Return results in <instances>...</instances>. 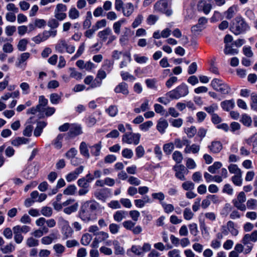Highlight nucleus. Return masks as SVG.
<instances>
[{
    "label": "nucleus",
    "mask_w": 257,
    "mask_h": 257,
    "mask_svg": "<svg viewBox=\"0 0 257 257\" xmlns=\"http://www.w3.org/2000/svg\"><path fill=\"white\" fill-rule=\"evenodd\" d=\"M230 29L234 35H239L249 30L250 27L244 19L241 17H237L233 20Z\"/></svg>",
    "instance_id": "f257e3e1"
},
{
    "label": "nucleus",
    "mask_w": 257,
    "mask_h": 257,
    "mask_svg": "<svg viewBox=\"0 0 257 257\" xmlns=\"http://www.w3.org/2000/svg\"><path fill=\"white\" fill-rule=\"evenodd\" d=\"M188 93L189 89L187 85L185 83H182L174 89L167 92L166 96L171 99H178L186 96Z\"/></svg>",
    "instance_id": "f03ea898"
},
{
    "label": "nucleus",
    "mask_w": 257,
    "mask_h": 257,
    "mask_svg": "<svg viewBox=\"0 0 257 257\" xmlns=\"http://www.w3.org/2000/svg\"><path fill=\"white\" fill-rule=\"evenodd\" d=\"M246 200V195L244 192L242 191L239 193L236 198L232 200V203L237 209L242 211H245L246 209V205L244 204Z\"/></svg>",
    "instance_id": "7ed1b4c3"
},
{
    "label": "nucleus",
    "mask_w": 257,
    "mask_h": 257,
    "mask_svg": "<svg viewBox=\"0 0 257 257\" xmlns=\"http://www.w3.org/2000/svg\"><path fill=\"white\" fill-rule=\"evenodd\" d=\"M141 135L139 133H126L123 135L122 142L127 144L137 145L140 143Z\"/></svg>",
    "instance_id": "20e7f679"
},
{
    "label": "nucleus",
    "mask_w": 257,
    "mask_h": 257,
    "mask_svg": "<svg viewBox=\"0 0 257 257\" xmlns=\"http://www.w3.org/2000/svg\"><path fill=\"white\" fill-rule=\"evenodd\" d=\"M109 236L108 233L106 232L103 231L98 232L94 238L91 246L93 248H97L99 246V243L106 241Z\"/></svg>",
    "instance_id": "39448f33"
},
{
    "label": "nucleus",
    "mask_w": 257,
    "mask_h": 257,
    "mask_svg": "<svg viewBox=\"0 0 257 257\" xmlns=\"http://www.w3.org/2000/svg\"><path fill=\"white\" fill-rule=\"evenodd\" d=\"M173 170L175 172V177L182 181L186 180L185 175L188 173V171L183 165H175L173 167Z\"/></svg>",
    "instance_id": "423d86ee"
},
{
    "label": "nucleus",
    "mask_w": 257,
    "mask_h": 257,
    "mask_svg": "<svg viewBox=\"0 0 257 257\" xmlns=\"http://www.w3.org/2000/svg\"><path fill=\"white\" fill-rule=\"evenodd\" d=\"M167 3L165 1L161 0L155 4L154 9L157 12L165 13L166 15L169 16L172 15V12L171 10H167Z\"/></svg>",
    "instance_id": "0eeeda50"
},
{
    "label": "nucleus",
    "mask_w": 257,
    "mask_h": 257,
    "mask_svg": "<svg viewBox=\"0 0 257 257\" xmlns=\"http://www.w3.org/2000/svg\"><path fill=\"white\" fill-rule=\"evenodd\" d=\"M107 74L104 69L101 68L97 71L95 78L91 86V88L100 87L102 84V81L106 77Z\"/></svg>",
    "instance_id": "6e6552de"
},
{
    "label": "nucleus",
    "mask_w": 257,
    "mask_h": 257,
    "mask_svg": "<svg viewBox=\"0 0 257 257\" xmlns=\"http://www.w3.org/2000/svg\"><path fill=\"white\" fill-rule=\"evenodd\" d=\"M93 213L84 204L81 207L79 213L80 218L84 221H89L91 219Z\"/></svg>",
    "instance_id": "1a4fd4ad"
},
{
    "label": "nucleus",
    "mask_w": 257,
    "mask_h": 257,
    "mask_svg": "<svg viewBox=\"0 0 257 257\" xmlns=\"http://www.w3.org/2000/svg\"><path fill=\"white\" fill-rule=\"evenodd\" d=\"M257 241V230H254L251 233L245 234L241 242L244 245L251 244L250 242H255Z\"/></svg>",
    "instance_id": "9d476101"
},
{
    "label": "nucleus",
    "mask_w": 257,
    "mask_h": 257,
    "mask_svg": "<svg viewBox=\"0 0 257 257\" xmlns=\"http://www.w3.org/2000/svg\"><path fill=\"white\" fill-rule=\"evenodd\" d=\"M197 7L198 11H202L205 15H208L212 9V5L207 3L205 0H200L198 2Z\"/></svg>",
    "instance_id": "9b49d317"
},
{
    "label": "nucleus",
    "mask_w": 257,
    "mask_h": 257,
    "mask_svg": "<svg viewBox=\"0 0 257 257\" xmlns=\"http://www.w3.org/2000/svg\"><path fill=\"white\" fill-rule=\"evenodd\" d=\"M63 225L62 229V233L63 234V239H66L72 236L73 230L69 225L67 221L63 220Z\"/></svg>",
    "instance_id": "f8f14e48"
},
{
    "label": "nucleus",
    "mask_w": 257,
    "mask_h": 257,
    "mask_svg": "<svg viewBox=\"0 0 257 257\" xmlns=\"http://www.w3.org/2000/svg\"><path fill=\"white\" fill-rule=\"evenodd\" d=\"M108 194L107 189H101L96 190L94 193V195L97 199L105 202L108 197Z\"/></svg>",
    "instance_id": "ddd939ff"
},
{
    "label": "nucleus",
    "mask_w": 257,
    "mask_h": 257,
    "mask_svg": "<svg viewBox=\"0 0 257 257\" xmlns=\"http://www.w3.org/2000/svg\"><path fill=\"white\" fill-rule=\"evenodd\" d=\"M114 91L116 93H122L124 95H127L129 94L128 85L124 82L119 83L116 85Z\"/></svg>",
    "instance_id": "4468645a"
},
{
    "label": "nucleus",
    "mask_w": 257,
    "mask_h": 257,
    "mask_svg": "<svg viewBox=\"0 0 257 257\" xmlns=\"http://www.w3.org/2000/svg\"><path fill=\"white\" fill-rule=\"evenodd\" d=\"M208 148L211 153L218 154L222 149V145L219 141H214L208 146Z\"/></svg>",
    "instance_id": "2eb2a0df"
},
{
    "label": "nucleus",
    "mask_w": 257,
    "mask_h": 257,
    "mask_svg": "<svg viewBox=\"0 0 257 257\" xmlns=\"http://www.w3.org/2000/svg\"><path fill=\"white\" fill-rule=\"evenodd\" d=\"M82 133V129L80 125L76 124H71L68 133L69 136L70 137H74L75 136L80 135Z\"/></svg>",
    "instance_id": "dca6fc26"
},
{
    "label": "nucleus",
    "mask_w": 257,
    "mask_h": 257,
    "mask_svg": "<svg viewBox=\"0 0 257 257\" xmlns=\"http://www.w3.org/2000/svg\"><path fill=\"white\" fill-rule=\"evenodd\" d=\"M135 11L134 6L131 3H126L122 8V13L124 16L128 17L132 15Z\"/></svg>",
    "instance_id": "f3484780"
},
{
    "label": "nucleus",
    "mask_w": 257,
    "mask_h": 257,
    "mask_svg": "<svg viewBox=\"0 0 257 257\" xmlns=\"http://www.w3.org/2000/svg\"><path fill=\"white\" fill-rule=\"evenodd\" d=\"M221 108L226 111H229L235 106V102L233 99L225 100L220 103Z\"/></svg>",
    "instance_id": "a211bd4d"
},
{
    "label": "nucleus",
    "mask_w": 257,
    "mask_h": 257,
    "mask_svg": "<svg viewBox=\"0 0 257 257\" xmlns=\"http://www.w3.org/2000/svg\"><path fill=\"white\" fill-rule=\"evenodd\" d=\"M127 215V212L124 210H118L116 211L113 215V219L117 222H121L123 219H125Z\"/></svg>",
    "instance_id": "6ab92c4d"
},
{
    "label": "nucleus",
    "mask_w": 257,
    "mask_h": 257,
    "mask_svg": "<svg viewBox=\"0 0 257 257\" xmlns=\"http://www.w3.org/2000/svg\"><path fill=\"white\" fill-rule=\"evenodd\" d=\"M168 126V123L167 121L163 118H161L159 120L157 125V129L161 134H163L165 132V130Z\"/></svg>",
    "instance_id": "aec40b11"
},
{
    "label": "nucleus",
    "mask_w": 257,
    "mask_h": 257,
    "mask_svg": "<svg viewBox=\"0 0 257 257\" xmlns=\"http://www.w3.org/2000/svg\"><path fill=\"white\" fill-rule=\"evenodd\" d=\"M83 204L93 213L99 206L98 203L95 200L87 201Z\"/></svg>",
    "instance_id": "412c9836"
},
{
    "label": "nucleus",
    "mask_w": 257,
    "mask_h": 257,
    "mask_svg": "<svg viewBox=\"0 0 257 257\" xmlns=\"http://www.w3.org/2000/svg\"><path fill=\"white\" fill-rule=\"evenodd\" d=\"M189 140L186 138H183L182 139L176 138L175 139L174 144L175 147L178 149H181L185 145H188Z\"/></svg>",
    "instance_id": "4be33fe9"
},
{
    "label": "nucleus",
    "mask_w": 257,
    "mask_h": 257,
    "mask_svg": "<svg viewBox=\"0 0 257 257\" xmlns=\"http://www.w3.org/2000/svg\"><path fill=\"white\" fill-rule=\"evenodd\" d=\"M79 150L80 154L82 156H84L86 158H89L90 157L88 146L85 142H82L81 143L79 146Z\"/></svg>",
    "instance_id": "5701e85b"
},
{
    "label": "nucleus",
    "mask_w": 257,
    "mask_h": 257,
    "mask_svg": "<svg viewBox=\"0 0 257 257\" xmlns=\"http://www.w3.org/2000/svg\"><path fill=\"white\" fill-rule=\"evenodd\" d=\"M126 23V20L124 18L121 19L119 21L115 22L113 24V29L114 32L117 34L119 35L120 33V28L122 24Z\"/></svg>",
    "instance_id": "b1692460"
},
{
    "label": "nucleus",
    "mask_w": 257,
    "mask_h": 257,
    "mask_svg": "<svg viewBox=\"0 0 257 257\" xmlns=\"http://www.w3.org/2000/svg\"><path fill=\"white\" fill-rule=\"evenodd\" d=\"M111 30L109 28H106L102 31H99L97 36L102 41H105L108 38L109 35L111 34Z\"/></svg>",
    "instance_id": "393cba45"
},
{
    "label": "nucleus",
    "mask_w": 257,
    "mask_h": 257,
    "mask_svg": "<svg viewBox=\"0 0 257 257\" xmlns=\"http://www.w3.org/2000/svg\"><path fill=\"white\" fill-rule=\"evenodd\" d=\"M63 95L62 93L58 94L56 93H53L50 95V101L53 104H57L61 101V98Z\"/></svg>",
    "instance_id": "a878e982"
},
{
    "label": "nucleus",
    "mask_w": 257,
    "mask_h": 257,
    "mask_svg": "<svg viewBox=\"0 0 257 257\" xmlns=\"http://www.w3.org/2000/svg\"><path fill=\"white\" fill-rule=\"evenodd\" d=\"M90 148L91 153L93 156L95 157L99 156L100 155V150L101 149V142L91 146Z\"/></svg>",
    "instance_id": "bb28decb"
},
{
    "label": "nucleus",
    "mask_w": 257,
    "mask_h": 257,
    "mask_svg": "<svg viewBox=\"0 0 257 257\" xmlns=\"http://www.w3.org/2000/svg\"><path fill=\"white\" fill-rule=\"evenodd\" d=\"M67 44L65 40L62 39L59 40L55 46L56 51L61 53H64L67 46Z\"/></svg>",
    "instance_id": "cd10ccee"
},
{
    "label": "nucleus",
    "mask_w": 257,
    "mask_h": 257,
    "mask_svg": "<svg viewBox=\"0 0 257 257\" xmlns=\"http://www.w3.org/2000/svg\"><path fill=\"white\" fill-rule=\"evenodd\" d=\"M29 141V140L24 137H18L12 141V144L16 147H18L21 145L26 144Z\"/></svg>",
    "instance_id": "c85d7f7f"
},
{
    "label": "nucleus",
    "mask_w": 257,
    "mask_h": 257,
    "mask_svg": "<svg viewBox=\"0 0 257 257\" xmlns=\"http://www.w3.org/2000/svg\"><path fill=\"white\" fill-rule=\"evenodd\" d=\"M123 59L119 64V67L120 68L127 67L128 64L131 62L132 60L131 55L129 53H125L123 54Z\"/></svg>",
    "instance_id": "c756f323"
},
{
    "label": "nucleus",
    "mask_w": 257,
    "mask_h": 257,
    "mask_svg": "<svg viewBox=\"0 0 257 257\" xmlns=\"http://www.w3.org/2000/svg\"><path fill=\"white\" fill-rule=\"evenodd\" d=\"M13 231L14 235V238L15 242L18 244H20L22 242L24 239V236L22 235V233L20 232L18 230H17L14 227H13Z\"/></svg>",
    "instance_id": "7c9ffc66"
},
{
    "label": "nucleus",
    "mask_w": 257,
    "mask_h": 257,
    "mask_svg": "<svg viewBox=\"0 0 257 257\" xmlns=\"http://www.w3.org/2000/svg\"><path fill=\"white\" fill-rule=\"evenodd\" d=\"M92 239V236L88 233H84L81 238V243L82 245H88Z\"/></svg>",
    "instance_id": "2f4dec72"
},
{
    "label": "nucleus",
    "mask_w": 257,
    "mask_h": 257,
    "mask_svg": "<svg viewBox=\"0 0 257 257\" xmlns=\"http://www.w3.org/2000/svg\"><path fill=\"white\" fill-rule=\"evenodd\" d=\"M53 248L57 256H60L65 250V246L60 243L54 244Z\"/></svg>",
    "instance_id": "473e14b6"
},
{
    "label": "nucleus",
    "mask_w": 257,
    "mask_h": 257,
    "mask_svg": "<svg viewBox=\"0 0 257 257\" xmlns=\"http://www.w3.org/2000/svg\"><path fill=\"white\" fill-rule=\"evenodd\" d=\"M232 183L236 186H240L242 184V173L234 175L231 177Z\"/></svg>",
    "instance_id": "72a5a7b5"
},
{
    "label": "nucleus",
    "mask_w": 257,
    "mask_h": 257,
    "mask_svg": "<svg viewBox=\"0 0 257 257\" xmlns=\"http://www.w3.org/2000/svg\"><path fill=\"white\" fill-rule=\"evenodd\" d=\"M57 33V30H50V31H44L42 35L43 38V40L46 41L50 37H55Z\"/></svg>",
    "instance_id": "f704fd0d"
},
{
    "label": "nucleus",
    "mask_w": 257,
    "mask_h": 257,
    "mask_svg": "<svg viewBox=\"0 0 257 257\" xmlns=\"http://www.w3.org/2000/svg\"><path fill=\"white\" fill-rule=\"evenodd\" d=\"M105 111L110 116L114 117L118 113V110L117 106L111 105L106 109Z\"/></svg>",
    "instance_id": "c9c22d12"
},
{
    "label": "nucleus",
    "mask_w": 257,
    "mask_h": 257,
    "mask_svg": "<svg viewBox=\"0 0 257 257\" xmlns=\"http://www.w3.org/2000/svg\"><path fill=\"white\" fill-rule=\"evenodd\" d=\"M113 62L109 59H105L102 65L104 70H106L108 73L110 72L113 68Z\"/></svg>",
    "instance_id": "e433bc0d"
},
{
    "label": "nucleus",
    "mask_w": 257,
    "mask_h": 257,
    "mask_svg": "<svg viewBox=\"0 0 257 257\" xmlns=\"http://www.w3.org/2000/svg\"><path fill=\"white\" fill-rule=\"evenodd\" d=\"M224 53L226 55H233L238 53V50L236 49L232 48L230 45H225L224 49Z\"/></svg>",
    "instance_id": "4c0bfd02"
},
{
    "label": "nucleus",
    "mask_w": 257,
    "mask_h": 257,
    "mask_svg": "<svg viewBox=\"0 0 257 257\" xmlns=\"http://www.w3.org/2000/svg\"><path fill=\"white\" fill-rule=\"evenodd\" d=\"M77 188L74 185H69L64 190L63 194L67 195H73L75 194Z\"/></svg>",
    "instance_id": "58836bf2"
},
{
    "label": "nucleus",
    "mask_w": 257,
    "mask_h": 257,
    "mask_svg": "<svg viewBox=\"0 0 257 257\" xmlns=\"http://www.w3.org/2000/svg\"><path fill=\"white\" fill-rule=\"evenodd\" d=\"M115 250V253L116 254H123L124 252V249L120 245V243L117 240H114L112 242Z\"/></svg>",
    "instance_id": "ea45409f"
},
{
    "label": "nucleus",
    "mask_w": 257,
    "mask_h": 257,
    "mask_svg": "<svg viewBox=\"0 0 257 257\" xmlns=\"http://www.w3.org/2000/svg\"><path fill=\"white\" fill-rule=\"evenodd\" d=\"M222 166L220 162H215L213 164L208 168V170L212 174H215L216 171L220 169Z\"/></svg>",
    "instance_id": "a19ab883"
},
{
    "label": "nucleus",
    "mask_w": 257,
    "mask_h": 257,
    "mask_svg": "<svg viewBox=\"0 0 257 257\" xmlns=\"http://www.w3.org/2000/svg\"><path fill=\"white\" fill-rule=\"evenodd\" d=\"M28 41L26 39L20 40L17 45V48L20 51H25L27 49Z\"/></svg>",
    "instance_id": "79ce46f5"
},
{
    "label": "nucleus",
    "mask_w": 257,
    "mask_h": 257,
    "mask_svg": "<svg viewBox=\"0 0 257 257\" xmlns=\"http://www.w3.org/2000/svg\"><path fill=\"white\" fill-rule=\"evenodd\" d=\"M79 11L75 8H71L68 12V16L70 19L75 20L79 17Z\"/></svg>",
    "instance_id": "37998d69"
},
{
    "label": "nucleus",
    "mask_w": 257,
    "mask_h": 257,
    "mask_svg": "<svg viewBox=\"0 0 257 257\" xmlns=\"http://www.w3.org/2000/svg\"><path fill=\"white\" fill-rule=\"evenodd\" d=\"M152 197L154 199L158 200L161 205L162 203L164 202V200L165 199V196L164 194L162 192L153 193L152 194Z\"/></svg>",
    "instance_id": "c03bdc74"
},
{
    "label": "nucleus",
    "mask_w": 257,
    "mask_h": 257,
    "mask_svg": "<svg viewBox=\"0 0 257 257\" xmlns=\"http://www.w3.org/2000/svg\"><path fill=\"white\" fill-rule=\"evenodd\" d=\"M172 158L174 161L176 162L177 164H180L182 162L183 157L182 154L178 151H175L172 155Z\"/></svg>",
    "instance_id": "a18cd8bd"
},
{
    "label": "nucleus",
    "mask_w": 257,
    "mask_h": 257,
    "mask_svg": "<svg viewBox=\"0 0 257 257\" xmlns=\"http://www.w3.org/2000/svg\"><path fill=\"white\" fill-rule=\"evenodd\" d=\"M78 206L79 205L78 203H75L73 205L65 208L63 211L67 214H70L71 213L76 212L77 210Z\"/></svg>",
    "instance_id": "49530a36"
},
{
    "label": "nucleus",
    "mask_w": 257,
    "mask_h": 257,
    "mask_svg": "<svg viewBox=\"0 0 257 257\" xmlns=\"http://www.w3.org/2000/svg\"><path fill=\"white\" fill-rule=\"evenodd\" d=\"M246 208L250 210H255L257 208V200L254 199H249L246 202Z\"/></svg>",
    "instance_id": "de8ad7c7"
},
{
    "label": "nucleus",
    "mask_w": 257,
    "mask_h": 257,
    "mask_svg": "<svg viewBox=\"0 0 257 257\" xmlns=\"http://www.w3.org/2000/svg\"><path fill=\"white\" fill-rule=\"evenodd\" d=\"M228 169L230 173L233 174L234 175L238 174L239 173H242L241 170L238 167L237 165L236 164H230L228 166Z\"/></svg>",
    "instance_id": "09e8293b"
},
{
    "label": "nucleus",
    "mask_w": 257,
    "mask_h": 257,
    "mask_svg": "<svg viewBox=\"0 0 257 257\" xmlns=\"http://www.w3.org/2000/svg\"><path fill=\"white\" fill-rule=\"evenodd\" d=\"M144 20V17L142 14H139L135 19L134 22L132 24V27L133 28H136L139 27L142 23Z\"/></svg>",
    "instance_id": "8fccbe9b"
},
{
    "label": "nucleus",
    "mask_w": 257,
    "mask_h": 257,
    "mask_svg": "<svg viewBox=\"0 0 257 257\" xmlns=\"http://www.w3.org/2000/svg\"><path fill=\"white\" fill-rule=\"evenodd\" d=\"M217 91L223 94H228L231 91V88L227 84L223 82Z\"/></svg>",
    "instance_id": "3c124183"
},
{
    "label": "nucleus",
    "mask_w": 257,
    "mask_h": 257,
    "mask_svg": "<svg viewBox=\"0 0 257 257\" xmlns=\"http://www.w3.org/2000/svg\"><path fill=\"white\" fill-rule=\"evenodd\" d=\"M120 76L122 79L124 81L130 80L131 82H133L136 80V78L127 72L121 71L120 72Z\"/></svg>",
    "instance_id": "603ef678"
},
{
    "label": "nucleus",
    "mask_w": 257,
    "mask_h": 257,
    "mask_svg": "<svg viewBox=\"0 0 257 257\" xmlns=\"http://www.w3.org/2000/svg\"><path fill=\"white\" fill-rule=\"evenodd\" d=\"M48 102V99H46L44 96L41 95L39 97V103L37 106L43 111L44 107L47 105Z\"/></svg>",
    "instance_id": "864d4df0"
},
{
    "label": "nucleus",
    "mask_w": 257,
    "mask_h": 257,
    "mask_svg": "<svg viewBox=\"0 0 257 257\" xmlns=\"http://www.w3.org/2000/svg\"><path fill=\"white\" fill-rule=\"evenodd\" d=\"M182 187L186 191H192L195 188V184L190 181H187L182 183Z\"/></svg>",
    "instance_id": "5fc2aeb1"
},
{
    "label": "nucleus",
    "mask_w": 257,
    "mask_h": 257,
    "mask_svg": "<svg viewBox=\"0 0 257 257\" xmlns=\"http://www.w3.org/2000/svg\"><path fill=\"white\" fill-rule=\"evenodd\" d=\"M30 56V54L28 52H25L21 54L19 58L18 59V66H20L21 64H23L25 61L29 59Z\"/></svg>",
    "instance_id": "6e6d98bb"
},
{
    "label": "nucleus",
    "mask_w": 257,
    "mask_h": 257,
    "mask_svg": "<svg viewBox=\"0 0 257 257\" xmlns=\"http://www.w3.org/2000/svg\"><path fill=\"white\" fill-rule=\"evenodd\" d=\"M175 146L173 143L165 144L163 146L164 152L167 155L170 154L174 149Z\"/></svg>",
    "instance_id": "4d7b16f0"
},
{
    "label": "nucleus",
    "mask_w": 257,
    "mask_h": 257,
    "mask_svg": "<svg viewBox=\"0 0 257 257\" xmlns=\"http://www.w3.org/2000/svg\"><path fill=\"white\" fill-rule=\"evenodd\" d=\"M240 121L245 126H249L252 122L251 117L246 114H243L242 115Z\"/></svg>",
    "instance_id": "13d9d810"
},
{
    "label": "nucleus",
    "mask_w": 257,
    "mask_h": 257,
    "mask_svg": "<svg viewBox=\"0 0 257 257\" xmlns=\"http://www.w3.org/2000/svg\"><path fill=\"white\" fill-rule=\"evenodd\" d=\"M153 125V122L149 120L146 121L139 125L140 129L143 132H147Z\"/></svg>",
    "instance_id": "bf43d9fd"
},
{
    "label": "nucleus",
    "mask_w": 257,
    "mask_h": 257,
    "mask_svg": "<svg viewBox=\"0 0 257 257\" xmlns=\"http://www.w3.org/2000/svg\"><path fill=\"white\" fill-rule=\"evenodd\" d=\"M63 135L59 134L54 140L53 144L56 149H59L62 147V141L63 140Z\"/></svg>",
    "instance_id": "052dcab7"
},
{
    "label": "nucleus",
    "mask_w": 257,
    "mask_h": 257,
    "mask_svg": "<svg viewBox=\"0 0 257 257\" xmlns=\"http://www.w3.org/2000/svg\"><path fill=\"white\" fill-rule=\"evenodd\" d=\"M164 212L166 213L169 214L172 212L174 210V206L171 204H167L165 202L161 204Z\"/></svg>",
    "instance_id": "680f3d73"
},
{
    "label": "nucleus",
    "mask_w": 257,
    "mask_h": 257,
    "mask_svg": "<svg viewBox=\"0 0 257 257\" xmlns=\"http://www.w3.org/2000/svg\"><path fill=\"white\" fill-rule=\"evenodd\" d=\"M26 244L30 247H35L39 245V240L33 237H30L26 240Z\"/></svg>",
    "instance_id": "e2e57ef3"
},
{
    "label": "nucleus",
    "mask_w": 257,
    "mask_h": 257,
    "mask_svg": "<svg viewBox=\"0 0 257 257\" xmlns=\"http://www.w3.org/2000/svg\"><path fill=\"white\" fill-rule=\"evenodd\" d=\"M119 229L120 225L117 224L112 223L109 225V231L112 234H117L119 232Z\"/></svg>",
    "instance_id": "0e129e2a"
},
{
    "label": "nucleus",
    "mask_w": 257,
    "mask_h": 257,
    "mask_svg": "<svg viewBox=\"0 0 257 257\" xmlns=\"http://www.w3.org/2000/svg\"><path fill=\"white\" fill-rule=\"evenodd\" d=\"M184 218L185 220H190L193 218L194 213L189 208H186L183 212Z\"/></svg>",
    "instance_id": "69168bd1"
},
{
    "label": "nucleus",
    "mask_w": 257,
    "mask_h": 257,
    "mask_svg": "<svg viewBox=\"0 0 257 257\" xmlns=\"http://www.w3.org/2000/svg\"><path fill=\"white\" fill-rule=\"evenodd\" d=\"M135 61L139 64L146 63L148 61V58L146 56H141L138 54L134 55Z\"/></svg>",
    "instance_id": "338daca9"
},
{
    "label": "nucleus",
    "mask_w": 257,
    "mask_h": 257,
    "mask_svg": "<svg viewBox=\"0 0 257 257\" xmlns=\"http://www.w3.org/2000/svg\"><path fill=\"white\" fill-rule=\"evenodd\" d=\"M223 83V82L221 80L214 78L212 80L211 85L213 89L217 91Z\"/></svg>",
    "instance_id": "774afa93"
}]
</instances>
